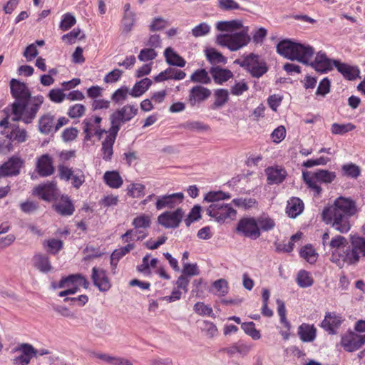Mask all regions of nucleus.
<instances>
[{
    "mask_svg": "<svg viewBox=\"0 0 365 365\" xmlns=\"http://www.w3.org/2000/svg\"><path fill=\"white\" fill-rule=\"evenodd\" d=\"M185 212L181 207L174 211H166L158 217V222L165 228H177L184 217Z\"/></svg>",
    "mask_w": 365,
    "mask_h": 365,
    "instance_id": "obj_13",
    "label": "nucleus"
},
{
    "mask_svg": "<svg viewBox=\"0 0 365 365\" xmlns=\"http://www.w3.org/2000/svg\"><path fill=\"white\" fill-rule=\"evenodd\" d=\"M201 207L195 205L190 210L187 217L185 219V225L189 227L192 222L197 221L201 218Z\"/></svg>",
    "mask_w": 365,
    "mask_h": 365,
    "instance_id": "obj_62",
    "label": "nucleus"
},
{
    "mask_svg": "<svg viewBox=\"0 0 365 365\" xmlns=\"http://www.w3.org/2000/svg\"><path fill=\"white\" fill-rule=\"evenodd\" d=\"M127 245L124 247H121L118 249H115L113 253L111 254L113 255V258L115 261H119L121 258H123L124 256H125L128 253H129L131 250H133L135 248L134 243L126 242Z\"/></svg>",
    "mask_w": 365,
    "mask_h": 365,
    "instance_id": "obj_53",
    "label": "nucleus"
},
{
    "mask_svg": "<svg viewBox=\"0 0 365 365\" xmlns=\"http://www.w3.org/2000/svg\"><path fill=\"white\" fill-rule=\"evenodd\" d=\"M48 98L53 103H61L66 98V93H63V88H53L48 93Z\"/></svg>",
    "mask_w": 365,
    "mask_h": 365,
    "instance_id": "obj_61",
    "label": "nucleus"
},
{
    "mask_svg": "<svg viewBox=\"0 0 365 365\" xmlns=\"http://www.w3.org/2000/svg\"><path fill=\"white\" fill-rule=\"evenodd\" d=\"M136 21L135 13H127L123 14L121 20V31L123 34L130 32Z\"/></svg>",
    "mask_w": 365,
    "mask_h": 365,
    "instance_id": "obj_39",
    "label": "nucleus"
},
{
    "mask_svg": "<svg viewBox=\"0 0 365 365\" xmlns=\"http://www.w3.org/2000/svg\"><path fill=\"white\" fill-rule=\"evenodd\" d=\"M16 351H21L22 354L14 359L15 365H29L31 359L37 356V349L30 344H21Z\"/></svg>",
    "mask_w": 365,
    "mask_h": 365,
    "instance_id": "obj_18",
    "label": "nucleus"
},
{
    "mask_svg": "<svg viewBox=\"0 0 365 365\" xmlns=\"http://www.w3.org/2000/svg\"><path fill=\"white\" fill-rule=\"evenodd\" d=\"M103 118L96 115L87 116L82 121V130L84 135L83 140L88 142L96 137L100 140L104 134L107 135L108 130L102 127Z\"/></svg>",
    "mask_w": 365,
    "mask_h": 365,
    "instance_id": "obj_6",
    "label": "nucleus"
},
{
    "mask_svg": "<svg viewBox=\"0 0 365 365\" xmlns=\"http://www.w3.org/2000/svg\"><path fill=\"white\" fill-rule=\"evenodd\" d=\"M302 177L308 187L314 191L315 195H319L322 192V187L318 185L319 182L315 178L314 175H311L309 172H303Z\"/></svg>",
    "mask_w": 365,
    "mask_h": 365,
    "instance_id": "obj_40",
    "label": "nucleus"
},
{
    "mask_svg": "<svg viewBox=\"0 0 365 365\" xmlns=\"http://www.w3.org/2000/svg\"><path fill=\"white\" fill-rule=\"evenodd\" d=\"M151 217L146 214L136 216L132 221L133 229L128 230L120 238L123 242L141 241L148 236V230L151 226Z\"/></svg>",
    "mask_w": 365,
    "mask_h": 365,
    "instance_id": "obj_4",
    "label": "nucleus"
},
{
    "mask_svg": "<svg viewBox=\"0 0 365 365\" xmlns=\"http://www.w3.org/2000/svg\"><path fill=\"white\" fill-rule=\"evenodd\" d=\"M118 133L108 130L107 135L101 142V156L106 162H110L113 156V145L116 140Z\"/></svg>",
    "mask_w": 365,
    "mask_h": 365,
    "instance_id": "obj_16",
    "label": "nucleus"
},
{
    "mask_svg": "<svg viewBox=\"0 0 365 365\" xmlns=\"http://www.w3.org/2000/svg\"><path fill=\"white\" fill-rule=\"evenodd\" d=\"M9 86L11 94L15 99L10 106L12 120L31 123L44 102L43 96L37 95L32 97L27 84L16 78L10 81Z\"/></svg>",
    "mask_w": 365,
    "mask_h": 365,
    "instance_id": "obj_1",
    "label": "nucleus"
},
{
    "mask_svg": "<svg viewBox=\"0 0 365 365\" xmlns=\"http://www.w3.org/2000/svg\"><path fill=\"white\" fill-rule=\"evenodd\" d=\"M297 333L303 342H312L317 337V329L314 324L302 323L299 327Z\"/></svg>",
    "mask_w": 365,
    "mask_h": 365,
    "instance_id": "obj_28",
    "label": "nucleus"
},
{
    "mask_svg": "<svg viewBox=\"0 0 365 365\" xmlns=\"http://www.w3.org/2000/svg\"><path fill=\"white\" fill-rule=\"evenodd\" d=\"M240 20H232L226 21H219L217 24V29L222 31H235L237 30H242L245 28Z\"/></svg>",
    "mask_w": 365,
    "mask_h": 365,
    "instance_id": "obj_35",
    "label": "nucleus"
},
{
    "mask_svg": "<svg viewBox=\"0 0 365 365\" xmlns=\"http://www.w3.org/2000/svg\"><path fill=\"white\" fill-rule=\"evenodd\" d=\"M76 24V19L74 15L71 13H66L62 16L61 21L59 24V29L66 31L69 30Z\"/></svg>",
    "mask_w": 365,
    "mask_h": 365,
    "instance_id": "obj_43",
    "label": "nucleus"
},
{
    "mask_svg": "<svg viewBox=\"0 0 365 365\" xmlns=\"http://www.w3.org/2000/svg\"><path fill=\"white\" fill-rule=\"evenodd\" d=\"M34 265L42 272H48L51 270L52 266L48 256L43 254H37L34 258Z\"/></svg>",
    "mask_w": 365,
    "mask_h": 365,
    "instance_id": "obj_34",
    "label": "nucleus"
},
{
    "mask_svg": "<svg viewBox=\"0 0 365 365\" xmlns=\"http://www.w3.org/2000/svg\"><path fill=\"white\" fill-rule=\"evenodd\" d=\"M215 101L214 104L216 107H221L224 106L228 101V91L225 89H217L215 91Z\"/></svg>",
    "mask_w": 365,
    "mask_h": 365,
    "instance_id": "obj_63",
    "label": "nucleus"
},
{
    "mask_svg": "<svg viewBox=\"0 0 365 365\" xmlns=\"http://www.w3.org/2000/svg\"><path fill=\"white\" fill-rule=\"evenodd\" d=\"M91 279L93 284L98 287L101 292H107L111 287V283L106 272L96 267H93Z\"/></svg>",
    "mask_w": 365,
    "mask_h": 365,
    "instance_id": "obj_20",
    "label": "nucleus"
},
{
    "mask_svg": "<svg viewBox=\"0 0 365 365\" xmlns=\"http://www.w3.org/2000/svg\"><path fill=\"white\" fill-rule=\"evenodd\" d=\"M157 56L158 53L154 48H148L142 49L138 57L140 61H148L155 59Z\"/></svg>",
    "mask_w": 365,
    "mask_h": 365,
    "instance_id": "obj_64",
    "label": "nucleus"
},
{
    "mask_svg": "<svg viewBox=\"0 0 365 365\" xmlns=\"http://www.w3.org/2000/svg\"><path fill=\"white\" fill-rule=\"evenodd\" d=\"M241 328L243 331L253 339L257 340L260 339L261 334L259 330L255 328V324L252 322H245L241 324Z\"/></svg>",
    "mask_w": 365,
    "mask_h": 365,
    "instance_id": "obj_52",
    "label": "nucleus"
},
{
    "mask_svg": "<svg viewBox=\"0 0 365 365\" xmlns=\"http://www.w3.org/2000/svg\"><path fill=\"white\" fill-rule=\"evenodd\" d=\"M230 195L222 191H211L207 193L205 200L212 203L220 202V200L230 199Z\"/></svg>",
    "mask_w": 365,
    "mask_h": 365,
    "instance_id": "obj_49",
    "label": "nucleus"
},
{
    "mask_svg": "<svg viewBox=\"0 0 365 365\" xmlns=\"http://www.w3.org/2000/svg\"><path fill=\"white\" fill-rule=\"evenodd\" d=\"M104 182L110 188L117 189L122 186L123 180L117 170L106 171L103 175Z\"/></svg>",
    "mask_w": 365,
    "mask_h": 365,
    "instance_id": "obj_32",
    "label": "nucleus"
},
{
    "mask_svg": "<svg viewBox=\"0 0 365 365\" xmlns=\"http://www.w3.org/2000/svg\"><path fill=\"white\" fill-rule=\"evenodd\" d=\"M81 30L79 28L73 29L71 32L62 36L61 39L63 41L68 44L75 43L77 38L81 39L84 38V35L81 36Z\"/></svg>",
    "mask_w": 365,
    "mask_h": 365,
    "instance_id": "obj_59",
    "label": "nucleus"
},
{
    "mask_svg": "<svg viewBox=\"0 0 365 365\" xmlns=\"http://www.w3.org/2000/svg\"><path fill=\"white\" fill-rule=\"evenodd\" d=\"M296 282L301 288H307L312 286L314 280L310 272L301 269L297 273Z\"/></svg>",
    "mask_w": 365,
    "mask_h": 365,
    "instance_id": "obj_38",
    "label": "nucleus"
},
{
    "mask_svg": "<svg viewBox=\"0 0 365 365\" xmlns=\"http://www.w3.org/2000/svg\"><path fill=\"white\" fill-rule=\"evenodd\" d=\"M341 322V316L335 312H327L321 323V327L329 334H334L336 333V329L340 327Z\"/></svg>",
    "mask_w": 365,
    "mask_h": 365,
    "instance_id": "obj_23",
    "label": "nucleus"
},
{
    "mask_svg": "<svg viewBox=\"0 0 365 365\" xmlns=\"http://www.w3.org/2000/svg\"><path fill=\"white\" fill-rule=\"evenodd\" d=\"M184 195L182 192L157 196L155 208L158 210H161L165 208L173 209L182 203Z\"/></svg>",
    "mask_w": 365,
    "mask_h": 365,
    "instance_id": "obj_15",
    "label": "nucleus"
},
{
    "mask_svg": "<svg viewBox=\"0 0 365 365\" xmlns=\"http://www.w3.org/2000/svg\"><path fill=\"white\" fill-rule=\"evenodd\" d=\"M304 210V202L299 197H293L287 201L286 212L288 216L295 218Z\"/></svg>",
    "mask_w": 365,
    "mask_h": 365,
    "instance_id": "obj_31",
    "label": "nucleus"
},
{
    "mask_svg": "<svg viewBox=\"0 0 365 365\" xmlns=\"http://www.w3.org/2000/svg\"><path fill=\"white\" fill-rule=\"evenodd\" d=\"M251 346L241 341L233 344L232 346L225 348L222 351L228 354L230 356H232L236 354H239L241 356H245L250 351Z\"/></svg>",
    "mask_w": 365,
    "mask_h": 365,
    "instance_id": "obj_33",
    "label": "nucleus"
},
{
    "mask_svg": "<svg viewBox=\"0 0 365 365\" xmlns=\"http://www.w3.org/2000/svg\"><path fill=\"white\" fill-rule=\"evenodd\" d=\"M53 210L61 216H71L75 212V207L68 195L56 199L52 205Z\"/></svg>",
    "mask_w": 365,
    "mask_h": 365,
    "instance_id": "obj_21",
    "label": "nucleus"
},
{
    "mask_svg": "<svg viewBox=\"0 0 365 365\" xmlns=\"http://www.w3.org/2000/svg\"><path fill=\"white\" fill-rule=\"evenodd\" d=\"M358 211L354 200L340 196L335 199L333 204L324 208L322 219L325 224L331 225L336 231L346 234L351 227L350 218Z\"/></svg>",
    "mask_w": 365,
    "mask_h": 365,
    "instance_id": "obj_3",
    "label": "nucleus"
},
{
    "mask_svg": "<svg viewBox=\"0 0 365 365\" xmlns=\"http://www.w3.org/2000/svg\"><path fill=\"white\" fill-rule=\"evenodd\" d=\"M58 177L61 180L71 181L72 186L79 189L86 181L84 171L79 168L73 169L63 164L58 165Z\"/></svg>",
    "mask_w": 365,
    "mask_h": 365,
    "instance_id": "obj_10",
    "label": "nucleus"
},
{
    "mask_svg": "<svg viewBox=\"0 0 365 365\" xmlns=\"http://www.w3.org/2000/svg\"><path fill=\"white\" fill-rule=\"evenodd\" d=\"M190 81L193 83L208 84L211 82L208 73L204 68L195 71L190 76Z\"/></svg>",
    "mask_w": 365,
    "mask_h": 365,
    "instance_id": "obj_41",
    "label": "nucleus"
},
{
    "mask_svg": "<svg viewBox=\"0 0 365 365\" xmlns=\"http://www.w3.org/2000/svg\"><path fill=\"white\" fill-rule=\"evenodd\" d=\"M356 128V126L351 123L339 124L334 123L331 125V132L334 135H344L349 131H352Z\"/></svg>",
    "mask_w": 365,
    "mask_h": 365,
    "instance_id": "obj_47",
    "label": "nucleus"
},
{
    "mask_svg": "<svg viewBox=\"0 0 365 365\" xmlns=\"http://www.w3.org/2000/svg\"><path fill=\"white\" fill-rule=\"evenodd\" d=\"M277 52L292 61L297 60L304 64H309L317 71L327 73L333 69V61L325 53L319 51L314 61L311 62L314 51L310 46H305L290 40L280 41L277 46Z\"/></svg>",
    "mask_w": 365,
    "mask_h": 365,
    "instance_id": "obj_2",
    "label": "nucleus"
},
{
    "mask_svg": "<svg viewBox=\"0 0 365 365\" xmlns=\"http://www.w3.org/2000/svg\"><path fill=\"white\" fill-rule=\"evenodd\" d=\"M210 73L215 83L219 85H222L233 77V73L230 70L220 66L212 67Z\"/></svg>",
    "mask_w": 365,
    "mask_h": 365,
    "instance_id": "obj_29",
    "label": "nucleus"
},
{
    "mask_svg": "<svg viewBox=\"0 0 365 365\" xmlns=\"http://www.w3.org/2000/svg\"><path fill=\"white\" fill-rule=\"evenodd\" d=\"M333 63L337 71L348 80L351 81L356 79L360 73L357 67L351 66L345 63H341L338 60H334Z\"/></svg>",
    "mask_w": 365,
    "mask_h": 365,
    "instance_id": "obj_27",
    "label": "nucleus"
},
{
    "mask_svg": "<svg viewBox=\"0 0 365 365\" xmlns=\"http://www.w3.org/2000/svg\"><path fill=\"white\" fill-rule=\"evenodd\" d=\"M82 285L85 289L89 286V282L86 278L80 274H71L66 277H62L56 287L65 288L73 285Z\"/></svg>",
    "mask_w": 365,
    "mask_h": 365,
    "instance_id": "obj_24",
    "label": "nucleus"
},
{
    "mask_svg": "<svg viewBox=\"0 0 365 365\" xmlns=\"http://www.w3.org/2000/svg\"><path fill=\"white\" fill-rule=\"evenodd\" d=\"M350 242L359 255L361 254L365 257V239L364 237L352 236L350 238Z\"/></svg>",
    "mask_w": 365,
    "mask_h": 365,
    "instance_id": "obj_50",
    "label": "nucleus"
},
{
    "mask_svg": "<svg viewBox=\"0 0 365 365\" xmlns=\"http://www.w3.org/2000/svg\"><path fill=\"white\" fill-rule=\"evenodd\" d=\"M237 230L243 236L252 240L259 238L261 235L257 220L253 217L241 219L237 224Z\"/></svg>",
    "mask_w": 365,
    "mask_h": 365,
    "instance_id": "obj_14",
    "label": "nucleus"
},
{
    "mask_svg": "<svg viewBox=\"0 0 365 365\" xmlns=\"http://www.w3.org/2000/svg\"><path fill=\"white\" fill-rule=\"evenodd\" d=\"M86 108L83 104L76 103L70 106L67 111V115L71 118H79L84 115Z\"/></svg>",
    "mask_w": 365,
    "mask_h": 365,
    "instance_id": "obj_54",
    "label": "nucleus"
},
{
    "mask_svg": "<svg viewBox=\"0 0 365 365\" xmlns=\"http://www.w3.org/2000/svg\"><path fill=\"white\" fill-rule=\"evenodd\" d=\"M193 309L195 312L199 315L215 317L212 308L203 302H197Z\"/></svg>",
    "mask_w": 365,
    "mask_h": 365,
    "instance_id": "obj_56",
    "label": "nucleus"
},
{
    "mask_svg": "<svg viewBox=\"0 0 365 365\" xmlns=\"http://www.w3.org/2000/svg\"><path fill=\"white\" fill-rule=\"evenodd\" d=\"M265 172L267 175V182L270 185L282 182L287 176L286 170L278 167H269Z\"/></svg>",
    "mask_w": 365,
    "mask_h": 365,
    "instance_id": "obj_30",
    "label": "nucleus"
},
{
    "mask_svg": "<svg viewBox=\"0 0 365 365\" xmlns=\"http://www.w3.org/2000/svg\"><path fill=\"white\" fill-rule=\"evenodd\" d=\"M206 211L209 216L219 222H224L226 220H233L237 215L236 210L230 204L222 202L212 203Z\"/></svg>",
    "mask_w": 365,
    "mask_h": 365,
    "instance_id": "obj_9",
    "label": "nucleus"
},
{
    "mask_svg": "<svg viewBox=\"0 0 365 365\" xmlns=\"http://www.w3.org/2000/svg\"><path fill=\"white\" fill-rule=\"evenodd\" d=\"M164 55L168 64L179 67H184L185 66L186 61L184 58L174 52L172 48H167L164 51Z\"/></svg>",
    "mask_w": 365,
    "mask_h": 365,
    "instance_id": "obj_36",
    "label": "nucleus"
},
{
    "mask_svg": "<svg viewBox=\"0 0 365 365\" xmlns=\"http://www.w3.org/2000/svg\"><path fill=\"white\" fill-rule=\"evenodd\" d=\"M127 194L133 198H140L145 195V186L141 183H132L128 186Z\"/></svg>",
    "mask_w": 365,
    "mask_h": 365,
    "instance_id": "obj_44",
    "label": "nucleus"
},
{
    "mask_svg": "<svg viewBox=\"0 0 365 365\" xmlns=\"http://www.w3.org/2000/svg\"><path fill=\"white\" fill-rule=\"evenodd\" d=\"M365 344L364 335L349 331L341 336L340 345L347 352H354Z\"/></svg>",
    "mask_w": 365,
    "mask_h": 365,
    "instance_id": "obj_12",
    "label": "nucleus"
},
{
    "mask_svg": "<svg viewBox=\"0 0 365 365\" xmlns=\"http://www.w3.org/2000/svg\"><path fill=\"white\" fill-rule=\"evenodd\" d=\"M299 255L310 264L314 263L317 259V253L310 245L302 247L299 252Z\"/></svg>",
    "mask_w": 365,
    "mask_h": 365,
    "instance_id": "obj_42",
    "label": "nucleus"
},
{
    "mask_svg": "<svg viewBox=\"0 0 365 365\" xmlns=\"http://www.w3.org/2000/svg\"><path fill=\"white\" fill-rule=\"evenodd\" d=\"M315 178L319 180V182L331 183L336 178V174L334 172H331L327 170H319L314 173Z\"/></svg>",
    "mask_w": 365,
    "mask_h": 365,
    "instance_id": "obj_46",
    "label": "nucleus"
},
{
    "mask_svg": "<svg viewBox=\"0 0 365 365\" xmlns=\"http://www.w3.org/2000/svg\"><path fill=\"white\" fill-rule=\"evenodd\" d=\"M152 85V81L148 78H145L135 83L130 91V95L133 97H139L143 95Z\"/></svg>",
    "mask_w": 365,
    "mask_h": 365,
    "instance_id": "obj_37",
    "label": "nucleus"
},
{
    "mask_svg": "<svg viewBox=\"0 0 365 365\" xmlns=\"http://www.w3.org/2000/svg\"><path fill=\"white\" fill-rule=\"evenodd\" d=\"M341 169L346 177L357 178L361 174L360 168L352 163L343 165Z\"/></svg>",
    "mask_w": 365,
    "mask_h": 365,
    "instance_id": "obj_48",
    "label": "nucleus"
},
{
    "mask_svg": "<svg viewBox=\"0 0 365 365\" xmlns=\"http://www.w3.org/2000/svg\"><path fill=\"white\" fill-rule=\"evenodd\" d=\"M36 171L41 177L51 176L54 173L53 160L49 154H43L37 158Z\"/></svg>",
    "mask_w": 365,
    "mask_h": 365,
    "instance_id": "obj_19",
    "label": "nucleus"
},
{
    "mask_svg": "<svg viewBox=\"0 0 365 365\" xmlns=\"http://www.w3.org/2000/svg\"><path fill=\"white\" fill-rule=\"evenodd\" d=\"M130 93V91L128 87L121 86L112 94L111 100L116 103H121L127 98Z\"/></svg>",
    "mask_w": 365,
    "mask_h": 365,
    "instance_id": "obj_58",
    "label": "nucleus"
},
{
    "mask_svg": "<svg viewBox=\"0 0 365 365\" xmlns=\"http://www.w3.org/2000/svg\"><path fill=\"white\" fill-rule=\"evenodd\" d=\"M55 116L51 113L48 112L43 114L38 119V127L40 133L48 135L52 132L54 133Z\"/></svg>",
    "mask_w": 365,
    "mask_h": 365,
    "instance_id": "obj_25",
    "label": "nucleus"
},
{
    "mask_svg": "<svg viewBox=\"0 0 365 365\" xmlns=\"http://www.w3.org/2000/svg\"><path fill=\"white\" fill-rule=\"evenodd\" d=\"M44 245H46L48 247V252L56 255L57 254L60 250H62L63 246V242L61 240H56L54 238L49 239L47 241L44 242Z\"/></svg>",
    "mask_w": 365,
    "mask_h": 365,
    "instance_id": "obj_55",
    "label": "nucleus"
},
{
    "mask_svg": "<svg viewBox=\"0 0 365 365\" xmlns=\"http://www.w3.org/2000/svg\"><path fill=\"white\" fill-rule=\"evenodd\" d=\"M359 259L360 255L357 254L351 243L346 245L341 250V252L333 251L331 257V262L339 267H343L345 264L348 265L356 264Z\"/></svg>",
    "mask_w": 365,
    "mask_h": 365,
    "instance_id": "obj_11",
    "label": "nucleus"
},
{
    "mask_svg": "<svg viewBox=\"0 0 365 365\" xmlns=\"http://www.w3.org/2000/svg\"><path fill=\"white\" fill-rule=\"evenodd\" d=\"M211 96V91L202 86H193L189 91L187 98L188 103L193 107L199 104Z\"/></svg>",
    "mask_w": 365,
    "mask_h": 365,
    "instance_id": "obj_22",
    "label": "nucleus"
},
{
    "mask_svg": "<svg viewBox=\"0 0 365 365\" xmlns=\"http://www.w3.org/2000/svg\"><path fill=\"white\" fill-rule=\"evenodd\" d=\"M24 160L17 156H12L0 166V178L15 176L19 174Z\"/></svg>",
    "mask_w": 365,
    "mask_h": 365,
    "instance_id": "obj_17",
    "label": "nucleus"
},
{
    "mask_svg": "<svg viewBox=\"0 0 365 365\" xmlns=\"http://www.w3.org/2000/svg\"><path fill=\"white\" fill-rule=\"evenodd\" d=\"M250 41L248 26L238 32L231 34H220L217 36V43L222 46L227 47L232 51H236L246 46Z\"/></svg>",
    "mask_w": 365,
    "mask_h": 365,
    "instance_id": "obj_5",
    "label": "nucleus"
},
{
    "mask_svg": "<svg viewBox=\"0 0 365 365\" xmlns=\"http://www.w3.org/2000/svg\"><path fill=\"white\" fill-rule=\"evenodd\" d=\"M201 330L209 338H212L218 334V329L216 325L208 320H204L202 322Z\"/></svg>",
    "mask_w": 365,
    "mask_h": 365,
    "instance_id": "obj_57",
    "label": "nucleus"
},
{
    "mask_svg": "<svg viewBox=\"0 0 365 365\" xmlns=\"http://www.w3.org/2000/svg\"><path fill=\"white\" fill-rule=\"evenodd\" d=\"M257 226L259 228V230L264 232H267L269 230H272L275 227V222L274 220L268 217V216H261L258 217L257 220Z\"/></svg>",
    "mask_w": 365,
    "mask_h": 365,
    "instance_id": "obj_45",
    "label": "nucleus"
},
{
    "mask_svg": "<svg viewBox=\"0 0 365 365\" xmlns=\"http://www.w3.org/2000/svg\"><path fill=\"white\" fill-rule=\"evenodd\" d=\"M138 108L131 104H126L115 110L110 115V127L109 130L118 133L123 124L131 120L137 114Z\"/></svg>",
    "mask_w": 365,
    "mask_h": 365,
    "instance_id": "obj_7",
    "label": "nucleus"
},
{
    "mask_svg": "<svg viewBox=\"0 0 365 365\" xmlns=\"http://www.w3.org/2000/svg\"><path fill=\"white\" fill-rule=\"evenodd\" d=\"M235 63L247 69L252 76L255 78L262 76L267 71L266 63L260 58L259 55L252 53L244 57L242 60H236Z\"/></svg>",
    "mask_w": 365,
    "mask_h": 365,
    "instance_id": "obj_8",
    "label": "nucleus"
},
{
    "mask_svg": "<svg viewBox=\"0 0 365 365\" xmlns=\"http://www.w3.org/2000/svg\"><path fill=\"white\" fill-rule=\"evenodd\" d=\"M277 312L280 317V322L283 324L284 328L289 330L291 325L286 317V308H285L284 303L282 300L277 299Z\"/></svg>",
    "mask_w": 365,
    "mask_h": 365,
    "instance_id": "obj_60",
    "label": "nucleus"
},
{
    "mask_svg": "<svg viewBox=\"0 0 365 365\" xmlns=\"http://www.w3.org/2000/svg\"><path fill=\"white\" fill-rule=\"evenodd\" d=\"M34 194L47 202L56 199L55 186L53 183L38 185L35 187Z\"/></svg>",
    "mask_w": 365,
    "mask_h": 365,
    "instance_id": "obj_26",
    "label": "nucleus"
},
{
    "mask_svg": "<svg viewBox=\"0 0 365 365\" xmlns=\"http://www.w3.org/2000/svg\"><path fill=\"white\" fill-rule=\"evenodd\" d=\"M348 245L347 240L342 235H336L329 242V246L334 251L341 252V250Z\"/></svg>",
    "mask_w": 365,
    "mask_h": 365,
    "instance_id": "obj_51",
    "label": "nucleus"
}]
</instances>
